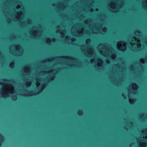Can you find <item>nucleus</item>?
Segmentation results:
<instances>
[{"label":"nucleus","instance_id":"f03ea898","mask_svg":"<svg viewBox=\"0 0 147 147\" xmlns=\"http://www.w3.org/2000/svg\"><path fill=\"white\" fill-rule=\"evenodd\" d=\"M13 65V63H11L10 64V67H11Z\"/></svg>","mask_w":147,"mask_h":147},{"label":"nucleus","instance_id":"39448f33","mask_svg":"<svg viewBox=\"0 0 147 147\" xmlns=\"http://www.w3.org/2000/svg\"><path fill=\"white\" fill-rule=\"evenodd\" d=\"M1 143H0V145H1Z\"/></svg>","mask_w":147,"mask_h":147},{"label":"nucleus","instance_id":"7ed1b4c3","mask_svg":"<svg viewBox=\"0 0 147 147\" xmlns=\"http://www.w3.org/2000/svg\"><path fill=\"white\" fill-rule=\"evenodd\" d=\"M134 84L135 85H136V84L135 83Z\"/></svg>","mask_w":147,"mask_h":147},{"label":"nucleus","instance_id":"20e7f679","mask_svg":"<svg viewBox=\"0 0 147 147\" xmlns=\"http://www.w3.org/2000/svg\"><path fill=\"white\" fill-rule=\"evenodd\" d=\"M1 84V83L0 82V84Z\"/></svg>","mask_w":147,"mask_h":147},{"label":"nucleus","instance_id":"f257e3e1","mask_svg":"<svg viewBox=\"0 0 147 147\" xmlns=\"http://www.w3.org/2000/svg\"><path fill=\"white\" fill-rule=\"evenodd\" d=\"M16 96H13V100H15L16 98Z\"/></svg>","mask_w":147,"mask_h":147}]
</instances>
